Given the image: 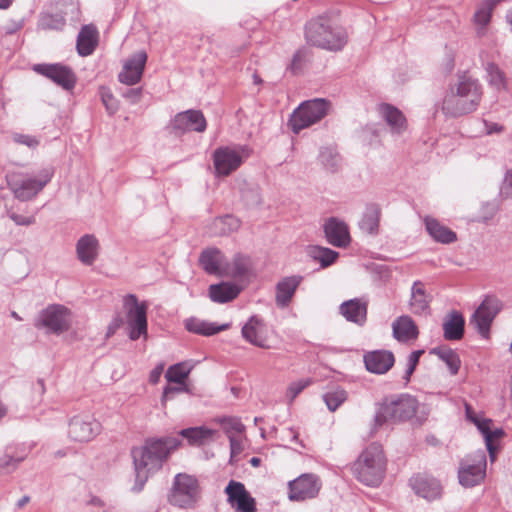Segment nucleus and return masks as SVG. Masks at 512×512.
I'll return each mask as SVG.
<instances>
[{"label":"nucleus","mask_w":512,"mask_h":512,"mask_svg":"<svg viewBox=\"0 0 512 512\" xmlns=\"http://www.w3.org/2000/svg\"><path fill=\"white\" fill-rule=\"evenodd\" d=\"M184 326L187 331L202 336H212L230 328L229 323L216 325L215 323L201 320L196 317L186 319L184 321Z\"/></svg>","instance_id":"nucleus-30"},{"label":"nucleus","mask_w":512,"mask_h":512,"mask_svg":"<svg viewBox=\"0 0 512 512\" xmlns=\"http://www.w3.org/2000/svg\"><path fill=\"white\" fill-rule=\"evenodd\" d=\"M162 370H163V365H160L151 371L150 376H149V380L151 383L156 384L159 381Z\"/></svg>","instance_id":"nucleus-61"},{"label":"nucleus","mask_w":512,"mask_h":512,"mask_svg":"<svg viewBox=\"0 0 512 512\" xmlns=\"http://www.w3.org/2000/svg\"><path fill=\"white\" fill-rule=\"evenodd\" d=\"M442 328L446 340H461L465 332V319L459 311L452 310L444 317Z\"/></svg>","instance_id":"nucleus-24"},{"label":"nucleus","mask_w":512,"mask_h":512,"mask_svg":"<svg viewBox=\"0 0 512 512\" xmlns=\"http://www.w3.org/2000/svg\"><path fill=\"white\" fill-rule=\"evenodd\" d=\"M501 0H483L476 10L473 21L477 26V34L482 36L485 33L486 26L490 23L492 12Z\"/></svg>","instance_id":"nucleus-35"},{"label":"nucleus","mask_w":512,"mask_h":512,"mask_svg":"<svg viewBox=\"0 0 512 512\" xmlns=\"http://www.w3.org/2000/svg\"><path fill=\"white\" fill-rule=\"evenodd\" d=\"M486 134L491 135L494 133H500L503 131V126L499 125L498 123L488 122L486 120L483 121Z\"/></svg>","instance_id":"nucleus-60"},{"label":"nucleus","mask_w":512,"mask_h":512,"mask_svg":"<svg viewBox=\"0 0 512 512\" xmlns=\"http://www.w3.org/2000/svg\"><path fill=\"white\" fill-rule=\"evenodd\" d=\"M352 471L361 483L371 487L380 485L386 471L382 447L376 443L369 445L353 464Z\"/></svg>","instance_id":"nucleus-4"},{"label":"nucleus","mask_w":512,"mask_h":512,"mask_svg":"<svg viewBox=\"0 0 512 512\" xmlns=\"http://www.w3.org/2000/svg\"><path fill=\"white\" fill-rule=\"evenodd\" d=\"M380 211L377 207L366 209L360 223V229L369 234L376 235L379 230Z\"/></svg>","instance_id":"nucleus-43"},{"label":"nucleus","mask_w":512,"mask_h":512,"mask_svg":"<svg viewBox=\"0 0 512 512\" xmlns=\"http://www.w3.org/2000/svg\"><path fill=\"white\" fill-rule=\"evenodd\" d=\"M500 309V302L496 298L487 297L473 313L470 323L481 336L487 337L492 321Z\"/></svg>","instance_id":"nucleus-14"},{"label":"nucleus","mask_w":512,"mask_h":512,"mask_svg":"<svg viewBox=\"0 0 512 512\" xmlns=\"http://www.w3.org/2000/svg\"><path fill=\"white\" fill-rule=\"evenodd\" d=\"M206 127L207 122L202 111L195 109L177 113L168 126L170 132L176 136L192 131L202 133Z\"/></svg>","instance_id":"nucleus-11"},{"label":"nucleus","mask_w":512,"mask_h":512,"mask_svg":"<svg viewBox=\"0 0 512 512\" xmlns=\"http://www.w3.org/2000/svg\"><path fill=\"white\" fill-rule=\"evenodd\" d=\"M423 353H424V350H415V351L411 352L410 355L408 356L407 367H406L405 373L403 375V379L406 382H409L412 374L414 373V371L419 363V359Z\"/></svg>","instance_id":"nucleus-50"},{"label":"nucleus","mask_w":512,"mask_h":512,"mask_svg":"<svg viewBox=\"0 0 512 512\" xmlns=\"http://www.w3.org/2000/svg\"><path fill=\"white\" fill-rule=\"evenodd\" d=\"M30 501V497L29 496H23L21 499L18 500L17 502V506L18 508H22L23 506H25L28 502Z\"/></svg>","instance_id":"nucleus-63"},{"label":"nucleus","mask_w":512,"mask_h":512,"mask_svg":"<svg viewBox=\"0 0 512 512\" xmlns=\"http://www.w3.org/2000/svg\"><path fill=\"white\" fill-rule=\"evenodd\" d=\"M89 503L94 506H99V507L103 506V501L100 498L95 497V496L91 498Z\"/></svg>","instance_id":"nucleus-64"},{"label":"nucleus","mask_w":512,"mask_h":512,"mask_svg":"<svg viewBox=\"0 0 512 512\" xmlns=\"http://www.w3.org/2000/svg\"><path fill=\"white\" fill-rule=\"evenodd\" d=\"M122 95L131 103H137L141 97V88H129Z\"/></svg>","instance_id":"nucleus-57"},{"label":"nucleus","mask_w":512,"mask_h":512,"mask_svg":"<svg viewBox=\"0 0 512 512\" xmlns=\"http://www.w3.org/2000/svg\"><path fill=\"white\" fill-rule=\"evenodd\" d=\"M14 141L30 148H35L39 145V140L36 137L25 134H15Z\"/></svg>","instance_id":"nucleus-54"},{"label":"nucleus","mask_w":512,"mask_h":512,"mask_svg":"<svg viewBox=\"0 0 512 512\" xmlns=\"http://www.w3.org/2000/svg\"><path fill=\"white\" fill-rule=\"evenodd\" d=\"M227 501L237 512H256V501L241 482L230 480L224 490Z\"/></svg>","instance_id":"nucleus-15"},{"label":"nucleus","mask_w":512,"mask_h":512,"mask_svg":"<svg viewBox=\"0 0 512 512\" xmlns=\"http://www.w3.org/2000/svg\"><path fill=\"white\" fill-rule=\"evenodd\" d=\"M126 311V322L129 329V338L133 341L142 335H147V304L139 302L134 294H128L123 299Z\"/></svg>","instance_id":"nucleus-8"},{"label":"nucleus","mask_w":512,"mask_h":512,"mask_svg":"<svg viewBox=\"0 0 512 512\" xmlns=\"http://www.w3.org/2000/svg\"><path fill=\"white\" fill-rule=\"evenodd\" d=\"M33 70L66 90L75 86L76 77L72 69L60 63L56 64H36Z\"/></svg>","instance_id":"nucleus-18"},{"label":"nucleus","mask_w":512,"mask_h":512,"mask_svg":"<svg viewBox=\"0 0 512 512\" xmlns=\"http://www.w3.org/2000/svg\"><path fill=\"white\" fill-rule=\"evenodd\" d=\"M180 445L176 437L152 438L145 441L142 446L131 450L133 459L135 482L131 490L139 493L143 490L149 477L161 469L170 453Z\"/></svg>","instance_id":"nucleus-1"},{"label":"nucleus","mask_w":512,"mask_h":512,"mask_svg":"<svg viewBox=\"0 0 512 512\" xmlns=\"http://www.w3.org/2000/svg\"><path fill=\"white\" fill-rule=\"evenodd\" d=\"M77 257L84 265H92L99 254V242L92 234L82 236L76 244Z\"/></svg>","instance_id":"nucleus-26"},{"label":"nucleus","mask_w":512,"mask_h":512,"mask_svg":"<svg viewBox=\"0 0 512 512\" xmlns=\"http://www.w3.org/2000/svg\"><path fill=\"white\" fill-rule=\"evenodd\" d=\"M347 399V392L342 388H335L323 395V400L328 409L332 412L336 411Z\"/></svg>","instance_id":"nucleus-46"},{"label":"nucleus","mask_w":512,"mask_h":512,"mask_svg":"<svg viewBox=\"0 0 512 512\" xmlns=\"http://www.w3.org/2000/svg\"><path fill=\"white\" fill-rule=\"evenodd\" d=\"M410 308L415 314H422L429 309V300L424 285L420 281H415L412 285Z\"/></svg>","instance_id":"nucleus-38"},{"label":"nucleus","mask_w":512,"mask_h":512,"mask_svg":"<svg viewBox=\"0 0 512 512\" xmlns=\"http://www.w3.org/2000/svg\"><path fill=\"white\" fill-rule=\"evenodd\" d=\"M487 73L489 76V83L494 86L496 89L505 88V76L504 73L499 69V67L494 63H489L487 65Z\"/></svg>","instance_id":"nucleus-49"},{"label":"nucleus","mask_w":512,"mask_h":512,"mask_svg":"<svg viewBox=\"0 0 512 512\" xmlns=\"http://www.w3.org/2000/svg\"><path fill=\"white\" fill-rule=\"evenodd\" d=\"M180 435L186 438L191 445L201 446L213 440L215 430L200 426L183 429Z\"/></svg>","instance_id":"nucleus-37"},{"label":"nucleus","mask_w":512,"mask_h":512,"mask_svg":"<svg viewBox=\"0 0 512 512\" xmlns=\"http://www.w3.org/2000/svg\"><path fill=\"white\" fill-rule=\"evenodd\" d=\"M465 412L467 419L472 423H474L475 419L478 418V416L474 413L473 409L469 405H466Z\"/></svg>","instance_id":"nucleus-62"},{"label":"nucleus","mask_w":512,"mask_h":512,"mask_svg":"<svg viewBox=\"0 0 512 512\" xmlns=\"http://www.w3.org/2000/svg\"><path fill=\"white\" fill-rule=\"evenodd\" d=\"M324 232L327 241L335 247L345 248L351 242L347 224L335 217L325 222Z\"/></svg>","instance_id":"nucleus-20"},{"label":"nucleus","mask_w":512,"mask_h":512,"mask_svg":"<svg viewBox=\"0 0 512 512\" xmlns=\"http://www.w3.org/2000/svg\"><path fill=\"white\" fill-rule=\"evenodd\" d=\"M307 253L312 259L320 262L323 268L332 265L339 256L338 252L321 246H309Z\"/></svg>","instance_id":"nucleus-42"},{"label":"nucleus","mask_w":512,"mask_h":512,"mask_svg":"<svg viewBox=\"0 0 512 512\" xmlns=\"http://www.w3.org/2000/svg\"><path fill=\"white\" fill-rule=\"evenodd\" d=\"M368 302L361 298L344 301L339 306V313L348 321L363 326L367 320Z\"/></svg>","instance_id":"nucleus-22"},{"label":"nucleus","mask_w":512,"mask_h":512,"mask_svg":"<svg viewBox=\"0 0 512 512\" xmlns=\"http://www.w3.org/2000/svg\"><path fill=\"white\" fill-rule=\"evenodd\" d=\"M304 57H305V50L304 49H299L293 55V59H292V62H291V67H290L293 72H295L296 70H298L300 68L301 62L304 59Z\"/></svg>","instance_id":"nucleus-58"},{"label":"nucleus","mask_w":512,"mask_h":512,"mask_svg":"<svg viewBox=\"0 0 512 512\" xmlns=\"http://www.w3.org/2000/svg\"><path fill=\"white\" fill-rule=\"evenodd\" d=\"M102 101H103V104L105 105L106 110L108 111L109 114L112 115L117 111V109H118L117 103H116L113 95L111 93H109L108 91L102 92Z\"/></svg>","instance_id":"nucleus-55"},{"label":"nucleus","mask_w":512,"mask_h":512,"mask_svg":"<svg viewBox=\"0 0 512 512\" xmlns=\"http://www.w3.org/2000/svg\"><path fill=\"white\" fill-rule=\"evenodd\" d=\"M41 324L50 332L60 334L71 325L70 311L62 305H50L41 313Z\"/></svg>","instance_id":"nucleus-16"},{"label":"nucleus","mask_w":512,"mask_h":512,"mask_svg":"<svg viewBox=\"0 0 512 512\" xmlns=\"http://www.w3.org/2000/svg\"><path fill=\"white\" fill-rule=\"evenodd\" d=\"M306 42L314 47L337 52L348 42L344 27L328 16H318L309 20L304 28Z\"/></svg>","instance_id":"nucleus-2"},{"label":"nucleus","mask_w":512,"mask_h":512,"mask_svg":"<svg viewBox=\"0 0 512 512\" xmlns=\"http://www.w3.org/2000/svg\"><path fill=\"white\" fill-rule=\"evenodd\" d=\"M329 108L330 102L322 98L301 103L289 119L291 130L299 133L302 129L319 122L327 115Z\"/></svg>","instance_id":"nucleus-7"},{"label":"nucleus","mask_w":512,"mask_h":512,"mask_svg":"<svg viewBox=\"0 0 512 512\" xmlns=\"http://www.w3.org/2000/svg\"><path fill=\"white\" fill-rule=\"evenodd\" d=\"M311 384L310 379H301L293 382L287 388L286 396L290 401H293L298 394H300L306 387Z\"/></svg>","instance_id":"nucleus-52"},{"label":"nucleus","mask_w":512,"mask_h":512,"mask_svg":"<svg viewBox=\"0 0 512 512\" xmlns=\"http://www.w3.org/2000/svg\"><path fill=\"white\" fill-rule=\"evenodd\" d=\"M200 498L201 488L194 476L179 473L174 477L168 496V501L171 505L181 509H193Z\"/></svg>","instance_id":"nucleus-6"},{"label":"nucleus","mask_w":512,"mask_h":512,"mask_svg":"<svg viewBox=\"0 0 512 512\" xmlns=\"http://www.w3.org/2000/svg\"><path fill=\"white\" fill-rule=\"evenodd\" d=\"M502 193L506 196H512V170L508 171L505 175Z\"/></svg>","instance_id":"nucleus-59"},{"label":"nucleus","mask_w":512,"mask_h":512,"mask_svg":"<svg viewBox=\"0 0 512 512\" xmlns=\"http://www.w3.org/2000/svg\"><path fill=\"white\" fill-rule=\"evenodd\" d=\"M366 369L374 374L387 373L395 363L394 354L388 350H374L364 355Z\"/></svg>","instance_id":"nucleus-21"},{"label":"nucleus","mask_w":512,"mask_h":512,"mask_svg":"<svg viewBox=\"0 0 512 512\" xmlns=\"http://www.w3.org/2000/svg\"><path fill=\"white\" fill-rule=\"evenodd\" d=\"M430 353L437 355L448 366L452 375H456L459 372L461 360L454 350L447 347H437L433 348Z\"/></svg>","instance_id":"nucleus-40"},{"label":"nucleus","mask_w":512,"mask_h":512,"mask_svg":"<svg viewBox=\"0 0 512 512\" xmlns=\"http://www.w3.org/2000/svg\"><path fill=\"white\" fill-rule=\"evenodd\" d=\"M417 409L418 401L413 396L403 394L396 398H386L375 414V425L409 420L414 417Z\"/></svg>","instance_id":"nucleus-5"},{"label":"nucleus","mask_w":512,"mask_h":512,"mask_svg":"<svg viewBox=\"0 0 512 512\" xmlns=\"http://www.w3.org/2000/svg\"><path fill=\"white\" fill-rule=\"evenodd\" d=\"M11 449V447H6L4 454L0 456V476L15 472L26 458V455L13 453Z\"/></svg>","instance_id":"nucleus-39"},{"label":"nucleus","mask_w":512,"mask_h":512,"mask_svg":"<svg viewBox=\"0 0 512 512\" xmlns=\"http://www.w3.org/2000/svg\"><path fill=\"white\" fill-rule=\"evenodd\" d=\"M101 431V424L90 415H76L68 424V435L76 442H89Z\"/></svg>","instance_id":"nucleus-12"},{"label":"nucleus","mask_w":512,"mask_h":512,"mask_svg":"<svg viewBox=\"0 0 512 512\" xmlns=\"http://www.w3.org/2000/svg\"><path fill=\"white\" fill-rule=\"evenodd\" d=\"M486 470V455L477 451L460 462L458 470L459 483L464 487H474L484 479Z\"/></svg>","instance_id":"nucleus-10"},{"label":"nucleus","mask_w":512,"mask_h":512,"mask_svg":"<svg viewBox=\"0 0 512 512\" xmlns=\"http://www.w3.org/2000/svg\"><path fill=\"white\" fill-rule=\"evenodd\" d=\"M190 373V368L184 363H178L170 366L165 374V378L170 383L183 384Z\"/></svg>","instance_id":"nucleus-47"},{"label":"nucleus","mask_w":512,"mask_h":512,"mask_svg":"<svg viewBox=\"0 0 512 512\" xmlns=\"http://www.w3.org/2000/svg\"><path fill=\"white\" fill-rule=\"evenodd\" d=\"M491 422L492 421L490 419H481L480 417H478L477 419H475L474 424L482 433L485 439L487 450L489 452V456L493 461L495 457V447L492 444V430L490 429Z\"/></svg>","instance_id":"nucleus-45"},{"label":"nucleus","mask_w":512,"mask_h":512,"mask_svg":"<svg viewBox=\"0 0 512 512\" xmlns=\"http://www.w3.org/2000/svg\"><path fill=\"white\" fill-rule=\"evenodd\" d=\"M53 169L46 168L40 171L38 178L17 179L12 176L8 179V185L15 197L21 201H27L36 196L51 180Z\"/></svg>","instance_id":"nucleus-9"},{"label":"nucleus","mask_w":512,"mask_h":512,"mask_svg":"<svg viewBox=\"0 0 512 512\" xmlns=\"http://www.w3.org/2000/svg\"><path fill=\"white\" fill-rule=\"evenodd\" d=\"M214 225L219 229L220 234H228L238 230L240 227V221L238 218L232 215H225L223 217L217 218L214 221Z\"/></svg>","instance_id":"nucleus-48"},{"label":"nucleus","mask_w":512,"mask_h":512,"mask_svg":"<svg viewBox=\"0 0 512 512\" xmlns=\"http://www.w3.org/2000/svg\"><path fill=\"white\" fill-rule=\"evenodd\" d=\"M220 422L228 435H232V433H242L245 429V426L238 418H223Z\"/></svg>","instance_id":"nucleus-51"},{"label":"nucleus","mask_w":512,"mask_h":512,"mask_svg":"<svg viewBox=\"0 0 512 512\" xmlns=\"http://www.w3.org/2000/svg\"><path fill=\"white\" fill-rule=\"evenodd\" d=\"M301 280L302 277L300 276H290L278 282L275 299L278 307L284 308L288 306Z\"/></svg>","instance_id":"nucleus-31"},{"label":"nucleus","mask_w":512,"mask_h":512,"mask_svg":"<svg viewBox=\"0 0 512 512\" xmlns=\"http://www.w3.org/2000/svg\"><path fill=\"white\" fill-rule=\"evenodd\" d=\"M481 86L477 80L462 76L456 86L443 100L442 110L445 114L457 117L473 112L479 105Z\"/></svg>","instance_id":"nucleus-3"},{"label":"nucleus","mask_w":512,"mask_h":512,"mask_svg":"<svg viewBox=\"0 0 512 512\" xmlns=\"http://www.w3.org/2000/svg\"><path fill=\"white\" fill-rule=\"evenodd\" d=\"M378 112L389 126L391 133L400 135L407 129V120L397 107L383 103L378 106Z\"/></svg>","instance_id":"nucleus-23"},{"label":"nucleus","mask_w":512,"mask_h":512,"mask_svg":"<svg viewBox=\"0 0 512 512\" xmlns=\"http://www.w3.org/2000/svg\"><path fill=\"white\" fill-rule=\"evenodd\" d=\"M319 161L327 171L335 172L340 166L341 158L336 150L325 147L320 150Z\"/></svg>","instance_id":"nucleus-44"},{"label":"nucleus","mask_w":512,"mask_h":512,"mask_svg":"<svg viewBox=\"0 0 512 512\" xmlns=\"http://www.w3.org/2000/svg\"><path fill=\"white\" fill-rule=\"evenodd\" d=\"M223 276H231L236 280L244 281L250 275V260L242 255H236L231 265H225Z\"/></svg>","instance_id":"nucleus-36"},{"label":"nucleus","mask_w":512,"mask_h":512,"mask_svg":"<svg viewBox=\"0 0 512 512\" xmlns=\"http://www.w3.org/2000/svg\"><path fill=\"white\" fill-rule=\"evenodd\" d=\"M66 25V19L64 14L60 12L41 13L38 20V28L41 30H55L60 31Z\"/></svg>","instance_id":"nucleus-41"},{"label":"nucleus","mask_w":512,"mask_h":512,"mask_svg":"<svg viewBox=\"0 0 512 512\" xmlns=\"http://www.w3.org/2000/svg\"><path fill=\"white\" fill-rule=\"evenodd\" d=\"M9 217L17 225H22V226H29V225L34 224V222H35V218L32 217V216L31 217H26V216L19 215V214H16V213H10Z\"/></svg>","instance_id":"nucleus-56"},{"label":"nucleus","mask_w":512,"mask_h":512,"mask_svg":"<svg viewBox=\"0 0 512 512\" xmlns=\"http://www.w3.org/2000/svg\"><path fill=\"white\" fill-rule=\"evenodd\" d=\"M425 227L428 234L434 239V241L442 244H450L457 240V235L447 226L441 224L438 220L426 217Z\"/></svg>","instance_id":"nucleus-33"},{"label":"nucleus","mask_w":512,"mask_h":512,"mask_svg":"<svg viewBox=\"0 0 512 512\" xmlns=\"http://www.w3.org/2000/svg\"><path fill=\"white\" fill-rule=\"evenodd\" d=\"M98 30L93 24L84 25L77 36L76 49L80 56L91 55L98 45Z\"/></svg>","instance_id":"nucleus-27"},{"label":"nucleus","mask_w":512,"mask_h":512,"mask_svg":"<svg viewBox=\"0 0 512 512\" xmlns=\"http://www.w3.org/2000/svg\"><path fill=\"white\" fill-rule=\"evenodd\" d=\"M263 329L264 325L262 320L256 316H252L242 327V336L246 341L257 347L267 348L266 339L263 336Z\"/></svg>","instance_id":"nucleus-32"},{"label":"nucleus","mask_w":512,"mask_h":512,"mask_svg":"<svg viewBox=\"0 0 512 512\" xmlns=\"http://www.w3.org/2000/svg\"><path fill=\"white\" fill-rule=\"evenodd\" d=\"M199 263L209 274L223 276L225 269V258L217 248H209L200 254Z\"/></svg>","instance_id":"nucleus-28"},{"label":"nucleus","mask_w":512,"mask_h":512,"mask_svg":"<svg viewBox=\"0 0 512 512\" xmlns=\"http://www.w3.org/2000/svg\"><path fill=\"white\" fill-rule=\"evenodd\" d=\"M188 391V388L187 386L185 385V383L183 384H178L177 386H166L164 388V391H163V395H162V398H161V402L162 404L164 405L165 402L172 398L174 394H177V393H182V392H187Z\"/></svg>","instance_id":"nucleus-53"},{"label":"nucleus","mask_w":512,"mask_h":512,"mask_svg":"<svg viewBox=\"0 0 512 512\" xmlns=\"http://www.w3.org/2000/svg\"><path fill=\"white\" fill-rule=\"evenodd\" d=\"M321 489V481L311 473L302 474L289 482V499L292 501H305L315 498Z\"/></svg>","instance_id":"nucleus-13"},{"label":"nucleus","mask_w":512,"mask_h":512,"mask_svg":"<svg viewBox=\"0 0 512 512\" xmlns=\"http://www.w3.org/2000/svg\"><path fill=\"white\" fill-rule=\"evenodd\" d=\"M147 54L140 50L131 55L124 63L123 70L119 73L118 79L126 85L137 84L143 75Z\"/></svg>","instance_id":"nucleus-19"},{"label":"nucleus","mask_w":512,"mask_h":512,"mask_svg":"<svg viewBox=\"0 0 512 512\" xmlns=\"http://www.w3.org/2000/svg\"><path fill=\"white\" fill-rule=\"evenodd\" d=\"M241 289L232 283L222 282L209 287V297L216 303H227L235 299Z\"/></svg>","instance_id":"nucleus-34"},{"label":"nucleus","mask_w":512,"mask_h":512,"mask_svg":"<svg viewBox=\"0 0 512 512\" xmlns=\"http://www.w3.org/2000/svg\"><path fill=\"white\" fill-rule=\"evenodd\" d=\"M393 335L400 342H408L418 337L419 331L414 320L403 315L398 317L392 324Z\"/></svg>","instance_id":"nucleus-29"},{"label":"nucleus","mask_w":512,"mask_h":512,"mask_svg":"<svg viewBox=\"0 0 512 512\" xmlns=\"http://www.w3.org/2000/svg\"><path fill=\"white\" fill-rule=\"evenodd\" d=\"M414 492L428 500L432 501L441 496V485L438 480L425 476H415L410 480Z\"/></svg>","instance_id":"nucleus-25"},{"label":"nucleus","mask_w":512,"mask_h":512,"mask_svg":"<svg viewBox=\"0 0 512 512\" xmlns=\"http://www.w3.org/2000/svg\"><path fill=\"white\" fill-rule=\"evenodd\" d=\"M243 157L239 149L228 146L219 147L213 153L216 175L228 176L242 164Z\"/></svg>","instance_id":"nucleus-17"}]
</instances>
